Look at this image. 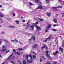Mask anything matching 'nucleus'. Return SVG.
<instances>
[{
  "label": "nucleus",
  "instance_id": "nucleus-1",
  "mask_svg": "<svg viewBox=\"0 0 64 64\" xmlns=\"http://www.w3.org/2000/svg\"><path fill=\"white\" fill-rule=\"evenodd\" d=\"M23 56V57H24L26 59L28 60L27 61L28 63H32V62L33 60L32 59V57L31 55L30 54L28 56V54H26V55H24ZM28 56H29V57L30 58V60H28Z\"/></svg>",
  "mask_w": 64,
  "mask_h": 64
},
{
  "label": "nucleus",
  "instance_id": "nucleus-2",
  "mask_svg": "<svg viewBox=\"0 0 64 64\" xmlns=\"http://www.w3.org/2000/svg\"><path fill=\"white\" fill-rule=\"evenodd\" d=\"M60 8V9H62V6H60L58 7H53L52 8L54 9H57V8Z\"/></svg>",
  "mask_w": 64,
  "mask_h": 64
},
{
  "label": "nucleus",
  "instance_id": "nucleus-3",
  "mask_svg": "<svg viewBox=\"0 0 64 64\" xmlns=\"http://www.w3.org/2000/svg\"><path fill=\"white\" fill-rule=\"evenodd\" d=\"M35 27L37 29V31H39V30H41V28L38 26V25H36Z\"/></svg>",
  "mask_w": 64,
  "mask_h": 64
},
{
  "label": "nucleus",
  "instance_id": "nucleus-4",
  "mask_svg": "<svg viewBox=\"0 0 64 64\" xmlns=\"http://www.w3.org/2000/svg\"><path fill=\"white\" fill-rule=\"evenodd\" d=\"M43 8L41 5H39V6L36 8V9H42Z\"/></svg>",
  "mask_w": 64,
  "mask_h": 64
},
{
  "label": "nucleus",
  "instance_id": "nucleus-5",
  "mask_svg": "<svg viewBox=\"0 0 64 64\" xmlns=\"http://www.w3.org/2000/svg\"><path fill=\"white\" fill-rule=\"evenodd\" d=\"M44 48H45L46 49H48V48L46 45H45L44 46L41 47V48L42 50H43V49H44Z\"/></svg>",
  "mask_w": 64,
  "mask_h": 64
},
{
  "label": "nucleus",
  "instance_id": "nucleus-6",
  "mask_svg": "<svg viewBox=\"0 0 64 64\" xmlns=\"http://www.w3.org/2000/svg\"><path fill=\"white\" fill-rule=\"evenodd\" d=\"M35 2L36 3H37L38 4H41V1L39 0H35Z\"/></svg>",
  "mask_w": 64,
  "mask_h": 64
},
{
  "label": "nucleus",
  "instance_id": "nucleus-7",
  "mask_svg": "<svg viewBox=\"0 0 64 64\" xmlns=\"http://www.w3.org/2000/svg\"><path fill=\"white\" fill-rule=\"evenodd\" d=\"M42 59L46 60V58H45L44 57L42 56L41 57V58L40 59V62H42Z\"/></svg>",
  "mask_w": 64,
  "mask_h": 64
},
{
  "label": "nucleus",
  "instance_id": "nucleus-8",
  "mask_svg": "<svg viewBox=\"0 0 64 64\" xmlns=\"http://www.w3.org/2000/svg\"><path fill=\"white\" fill-rule=\"evenodd\" d=\"M35 26V24H33L32 26H30V28L32 29H34V26Z\"/></svg>",
  "mask_w": 64,
  "mask_h": 64
},
{
  "label": "nucleus",
  "instance_id": "nucleus-9",
  "mask_svg": "<svg viewBox=\"0 0 64 64\" xmlns=\"http://www.w3.org/2000/svg\"><path fill=\"white\" fill-rule=\"evenodd\" d=\"M45 55L46 56H47L48 58L49 59H51V57L50 56H49V54H46Z\"/></svg>",
  "mask_w": 64,
  "mask_h": 64
},
{
  "label": "nucleus",
  "instance_id": "nucleus-10",
  "mask_svg": "<svg viewBox=\"0 0 64 64\" xmlns=\"http://www.w3.org/2000/svg\"><path fill=\"white\" fill-rule=\"evenodd\" d=\"M30 26V25L29 24V22H28L27 23V24L26 25V26L25 28V29H26V28H29V27Z\"/></svg>",
  "mask_w": 64,
  "mask_h": 64
},
{
  "label": "nucleus",
  "instance_id": "nucleus-11",
  "mask_svg": "<svg viewBox=\"0 0 64 64\" xmlns=\"http://www.w3.org/2000/svg\"><path fill=\"white\" fill-rule=\"evenodd\" d=\"M32 38H31L29 40V42L30 44H32V42H31V41L32 40Z\"/></svg>",
  "mask_w": 64,
  "mask_h": 64
},
{
  "label": "nucleus",
  "instance_id": "nucleus-12",
  "mask_svg": "<svg viewBox=\"0 0 64 64\" xmlns=\"http://www.w3.org/2000/svg\"><path fill=\"white\" fill-rule=\"evenodd\" d=\"M60 3L62 5H64V1L62 0V1Z\"/></svg>",
  "mask_w": 64,
  "mask_h": 64
},
{
  "label": "nucleus",
  "instance_id": "nucleus-13",
  "mask_svg": "<svg viewBox=\"0 0 64 64\" xmlns=\"http://www.w3.org/2000/svg\"><path fill=\"white\" fill-rule=\"evenodd\" d=\"M60 50L61 52H62V53L63 52V48H61V46H60Z\"/></svg>",
  "mask_w": 64,
  "mask_h": 64
},
{
  "label": "nucleus",
  "instance_id": "nucleus-14",
  "mask_svg": "<svg viewBox=\"0 0 64 64\" xmlns=\"http://www.w3.org/2000/svg\"><path fill=\"white\" fill-rule=\"evenodd\" d=\"M38 46L37 44H36L34 45L33 47V48H36Z\"/></svg>",
  "mask_w": 64,
  "mask_h": 64
},
{
  "label": "nucleus",
  "instance_id": "nucleus-15",
  "mask_svg": "<svg viewBox=\"0 0 64 64\" xmlns=\"http://www.w3.org/2000/svg\"><path fill=\"white\" fill-rule=\"evenodd\" d=\"M51 35H50L49 36V37L48 38H46V40H48V39H51L52 38L51 37Z\"/></svg>",
  "mask_w": 64,
  "mask_h": 64
},
{
  "label": "nucleus",
  "instance_id": "nucleus-16",
  "mask_svg": "<svg viewBox=\"0 0 64 64\" xmlns=\"http://www.w3.org/2000/svg\"><path fill=\"white\" fill-rule=\"evenodd\" d=\"M48 30H49V28H48L47 27H46L45 30V32H47L48 31Z\"/></svg>",
  "mask_w": 64,
  "mask_h": 64
},
{
  "label": "nucleus",
  "instance_id": "nucleus-17",
  "mask_svg": "<svg viewBox=\"0 0 64 64\" xmlns=\"http://www.w3.org/2000/svg\"><path fill=\"white\" fill-rule=\"evenodd\" d=\"M51 24H49L48 25V26H47L46 27H47L48 28V29L50 28V27H51Z\"/></svg>",
  "mask_w": 64,
  "mask_h": 64
},
{
  "label": "nucleus",
  "instance_id": "nucleus-18",
  "mask_svg": "<svg viewBox=\"0 0 64 64\" xmlns=\"http://www.w3.org/2000/svg\"><path fill=\"white\" fill-rule=\"evenodd\" d=\"M22 62L23 64H25L27 63V62H26L25 60H23L22 61Z\"/></svg>",
  "mask_w": 64,
  "mask_h": 64
},
{
  "label": "nucleus",
  "instance_id": "nucleus-19",
  "mask_svg": "<svg viewBox=\"0 0 64 64\" xmlns=\"http://www.w3.org/2000/svg\"><path fill=\"white\" fill-rule=\"evenodd\" d=\"M4 14H2V13H0V17H4Z\"/></svg>",
  "mask_w": 64,
  "mask_h": 64
},
{
  "label": "nucleus",
  "instance_id": "nucleus-20",
  "mask_svg": "<svg viewBox=\"0 0 64 64\" xmlns=\"http://www.w3.org/2000/svg\"><path fill=\"white\" fill-rule=\"evenodd\" d=\"M58 51H56V52L55 53H54L53 54L54 55H56L57 53H58Z\"/></svg>",
  "mask_w": 64,
  "mask_h": 64
},
{
  "label": "nucleus",
  "instance_id": "nucleus-21",
  "mask_svg": "<svg viewBox=\"0 0 64 64\" xmlns=\"http://www.w3.org/2000/svg\"><path fill=\"white\" fill-rule=\"evenodd\" d=\"M38 20H38V21L39 22H41V21H43V20L42 19H40L38 18Z\"/></svg>",
  "mask_w": 64,
  "mask_h": 64
},
{
  "label": "nucleus",
  "instance_id": "nucleus-22",
  "mask_svg": "<svg viewBox=\"0 0 64 64\" xmlns=\"http://www.w3.org/2000/svg\"><path fill=\"white\" fill-rule=\"evenodd\" d=\"M32 37L34 40H35V36L34 35H32Z\"/></svg>",
  "mask_w": 64,
  "mask_h": 64
},
{
  "label": "nucleus",
  "instance_id": "nucleus-23",
  "mask_svg": "<svg viewBox=\"0 0 64 64\" xmlns=\"http://www.w3.org/2000/svg\"><path fill=\"white\" fill-rule=\"evenodd\" d=\"M47 15L48 17H50L51 16V14L48 12L47 13Z\"/></svg>",
  "mask_w": 64,
  "mask_h": 64
},
{
  "label": "nucleus",
  "instance_id": "nucleus-24",
  "mask_svg": "<svg viewBox=\"0 0 64 64\" xmlns=\"http://www.w3.org/2000/svg\"><path fill=\"white\" fill-rule=\"evenodd\" d=\"M11 13H12V15H13L14 16H16L15 14L14 13V12H12Z\"/></svg>",
  "mask_w": 64,
  "mask_h": 64
},
{
  "label": "nucleus",
  "instance_id": "nucleus-25",
  "mask_svg": "<svg viewBox=\"0 0 64 64\" xmlns=\"http://www.w3.org/2000/svg\"><path fill=\"white\" fill-rule=\"evenodd\" d=\"M53 21H54V22H55V23H56V22H57V20H56L55 19H54Z\"/></svg>",
  "mask_w": 64,
  "mask_h": 64
},
{
  "label": "nucleus",
  "instance_id": "nucleus-26",
  "mask_svg": "<svg viewBox=\"0 0 64 64\" xmlns=\"http://www.w3.org/2000/svg\"><path fill=\"white\" fill-rule=\"evenodd\" d=\"M6 49H4V50H0V51H1L2 52H3V51H6Z\"/></svg>",
  "mask_w": 64,
  "mask_h": 64
},
{
  "label": "nucleus",
  "instance_id": "nucleus-27",
  "mask_svg": "<svg viewBox=\"0 0 64 64\" xmlns=\"http://www.w3.org/2000/svg\"><path fill=\"white\" fill-rule=\"evenodd\" d=\"M33 57L34 59H36V56H35L34 55L33 56Z\"/></svg>",
  "mask_w": 64,
  "mask_h": 64
},
{
  "label": "nucleus",
  "instance_id": "nucleus-28",
  "mask_svg": "<svg viewBox=\"0 0 64 64\" xmlns=\"http://www.w3.org/2000/svg\"><path fill=\"white\" fill-rule=\"evenodd\" d=\"M52 30L53 31H54V32H56V31H57V30L55 29H53Z\"/></svg>",
  "mask_w": 64,
  "mask_h": 64
},
{
  "label": "nucleus",
  "instance_id": "nucleus-29",
  "mask_svg": "<svg viewBox=\"0 0 64 64\" xmlns=\"http://www.w3.org/2000/svg\"><path fill=\"white\" fill-rule=\"evenodd\" d=\"M19 21L18 20H17L16 21V22L17 24H19Z\"/></svg>",
  "mask_w": 64,
  "mask_h": 64
},
{
  "label": "nucleus",
  "instance_id": "nucleus-30",
  "mask_svg": "<svg viewBox=\"0 0 64 64\" xmlns=\"http://www.w3.org/2000/svg\"><path fill=\"white\" fill-rule=\"evenodd\" d=\"M49 1H50V0H46V2L47 3H49Z\"/></svg>",
  "mask_w": 64,
  "mask_h": 64
},
{
  "label": "nucleus",
  "instance_id": "nucleus-31",
  "mask_svg": "<svg viewBox=\"0 0 64 64\" xmlns=\"http://www.w3.org/2000/svg\"><path fill=\"white\" fill-rule=\"evenodd\" d=\"M9 27L10 28H15V26H10Z\"/></svg>",
  "mask_w": 64,
  "mask_h": 64
},
{
  "label": "nucleus",
  "instance_id": "nucleus-32",
  "mask_svg": "<svg viewBox=\"0 0 64 64\" xmlns=\"http://www.w3.org/2000/svg\"><path fill=\"white\" fill-rule=\"evenodd\" d=\"M13 51L14 52V53H16V50H13Z\"/></svg>",
  "mask_w": 64,
  "mask_h": 64
},
{
  "label": "nucleus",
  "instance_id": "nucleus-33",
  "mask_svg": "<svg viewBox=\"0 0 64 64\" xmlns=\"http://www.w3.org/2000/svg\"><path fill=\"white\" fill-rule=\"evenodd\" d=\"M62 0H59L58 2L59 3H61V2H62Z\"/></svg>",
  "mask_w": 64,
  "mask_h": 64
},
{
  "label": "nucleus",
  "instance_id": "nucleus-34",
  "mask_svg": "<svg viewBox=\"0 0 64 64\" xmlns=\"http://www.w3.org/2000/svg\"><path fill=\"white\" fill-rule=\"evenodd\" d=\"M6 46H5V45H3L2 46V49H4L5 47Z\"/></svg>",
  "mask_w": 64,
  "mask_h": 64
},
{
  "label": "nucleus",
  "instance_id": "nucleus-35",
  "mask_svg": "<svg viewBox=\"0 0 64 64\" xmlns=\"http://www.w3.org/2000/svg\"><path fill=\"white\" fill-rule=\"evenodd\" d=\"M14 41H15V42H18V40L16 39H15Z\"/></svg>",
  "mask_w": 64,
  "mask_h": 64
},
{
  "label": "nucleus",
  "instance_id": "nucleus-36",
  "mask_svg": "<svg viewBox=\"0 0 64 64\" xmlns=\"http://www.w3.org/2000/svg\"><path fill=\"white\" fill-rule=\"evenodd\" d=\"M11 57H12V55H10L9 57H8V59H10V58H11Z\"/></svg>",
  "mask_w": 64,
  "mask_h": 64
},
{
  "label": "nucleus",
  "instance_id": "nucleus-37",
  "mask_svg": "<svg viewBox=\"0 0 64 64\" xmlns=\"http://www.w3.org/2000/svg\"><path fill=\"white\" fill-rule=\"evenodd\" d=\"M45 52L46 53H47V54H48V53H49V52H48V50H46L45 51Z\"/></svg>",
  "mask_w": 64,
  "mask_h": 64
},
{
  "label": "nucleus",
  "instance_id": "nucleus-38",
  "mask_svg": "<svg viewBox=\"0 0 64 64\" xmlns=\"http://www.w3.org/2000/svg\"><path fill=\"white\" fill-rule=\"evenodd\" d=\"M58 26V24H54L53 26L54 27H55V26Z\"/></svg>",
  "mask_w": 64,
  "mask_h": 64
},
{
  "label": "nucleus",
  "instance_id": "nucleus-39",
  "mask_svg": "<svg viewBox=\"0 0 64 64\" xmlns=\"http://www.w3.org/2000/svg\"><path fill=\"white\" fill-rule=\"evenodd\" d=\"M32 53L33 54H35V55H36V53L35 52H33Z\"/></svg>",
  "mask_w": 64,
  "mask_h": 64
},
{
  "label": "nucleus",
  "instance_id": "nucleus-40",
  "mask_svg": "<svg viewBox=\"0 0 64 64\" xmlns=\"http://www.w3.org/2000/svg\"><path fill=\"white\" fill-rule=\"evenodd\" d=\"M22 50V49L21 48H20L18 49V50Z\"/></svg>",
  "mask_w": 64,
  "mask_h": 64
},
{
  "label": "nucleus",
  "instance_id": "nucleus-41",
  "mask_svg": "<svg viewBox=\"0 0 64 64\" xmlns=\"http://www.w3.org/2000/svg\"><path fill=\"white\" fill-rule=\"evenodd\" d=\"M16 54H17V55H20V53L19 52H16Z\"/></svg>",
  "mask_w": 64,
  "mask_h": 64
},
{
  "label": "nucleus",
  "instance_id": "nucleus-42",
  "mask_svg": "<svg viewBox=\"0 0 64 64\" xmlns=\"http://www.w3.org/2000/svg\"><path fill=\"white\" fill-rule=\"evenodd\" d=\"M10 62L11 63H12V64H15V63H14V62H13L11 61Z\"/></svg>",
  "mask_w": 64,
  "mask_h": 64
},
{
  "label": "nucleus",
  "instance_id": "nucleus-43",
  "mask_svg": "<svg viewBox=\"0 0 64 64\" xmlns=\"http://www.w3.org/2000/svg\"><path fill=\"white\" fill-rule=\"evenodd\" d=\"M4 42H8V41H7V40H4Z\"/></svg>",
  "mask_w": 64,
  "mask_h": 64
},
{
  "label": "nucleus",
  "instance_id": "nucleus-44",
  "mask_svg": "<svg viewBox=\"0 0 64 64\" xmlns=\"http://www.w3.org/2000/svg\"><path fill=\"white\" fill-rule=\"evenodd\" d=\"M29 4H30V5H32V3L31 2H30Z\"/></svg>",
  "mask_w": 64,
  "mask_h": 64
},
{
  "label": "nucleus",
  "instance_id": "nucleus-45",
  "mask_svg": "<svg viewBox=\"0 0 64 64\" xmlns=\"http://www.w3.org/2000/svg\"><path fill=\"white\" fill-rule=\"evenodd\" d=\"M2 34H5V32H2Z\"/></svg>",
  "mask_w": 64,
  "mask_h": 64
},
{
  "label": "nucleus",
  "instance_id": "nucleus-46",
  "mask_svg": "<svg viewBox=\"0 0 64 64\" xmlns=\"http://www.w3.org/2000/svg\"><path fill=\"white\" fill-rule=\"evenodd\" d=\"M9 52V50H7L6 51V53H8V52Z\"/></svg>",
  "mask_w": 64,
  "mask_h": 64
},
{
  "label": "nucleus",
  "instance_id": "nucleus-47",
  "mask_svg": "<svg viewBox=\"0 0 64 64\" xmlns=\"http://www.w3.org/2000/svg\"><path fill=\"white\" fill-rule=\"evenodd\" d=\"M1 40H0V44L1 45V44L2 43V41H1Z\"/></svg>",
  "mask_w": 64,
  "mask_h": 64
},
{
  "label": "nucleus",
  "instance_id": "nucleus-48",
  "mask_svg": "<svg viewBox=\"0 0 64 64\" xmlns=\"http://www.w3.org/2000/svg\"><path fill=\"white\" fill-rule=\"evenodd\" d=\"M57 63V62H54V64H56V63Z\"/></svg>",
  "mask_w": 64,
  "mask_h": 64
},
{
  "label": "nucleus",
  "instance_id": "nucleus-49",
  "mask_svg": "<svg viewBox=\"0 0 64 64\" xmlns=\"http://www.w3.org/2000/svg\"><path fill=\"white\" fill-rule=\"evenodd\" d=\"M46 64H50V63L49 62H47V63Z\"/></svg>",
  "mask_w": 64,
  "mask_h": 64
},
{
  "label": "nucleus",
  "instance_id": "nucleus-50",
  "mask_svg": "<svg viewBox=\"0 0 64 64\" xmlns=\"http://www.w3.org/2000/svg\"><path fill=\"white\" fill-rule=\"evenodd\" d=\"M47 40H45L44 42H47Z\"/></svg>",
  "mask_w": 64,
  "mask_h": 64
},
{
  "label": "nucleus",
  "instance_id": "nucleus-51",
  "mask_svg": "<svg viewBox=\"0 0 64 64\" xmlns=\"http://www.w3.org/2000/svg\"><path fill=\"white\" fill-rule=\"evenodd\" d=\"M22 22H25V20H22Z\"/></svg>",
  "mask_w": 64,
  "mask_h": 64
},
{
  "label": "nucleus",
  "instance_id": "nucleus-52",
  "mask_svg": "<svg viewBox=\"0 0 64 64\" xmlns=\"http://www.w3.org/2000/svg\"><path fill=\"white\" fill-rule=\"evenodd\" d=\"M2 5H0V8H2Z\"/></svg>",
  "mask_w": 64,
  "mask_h": 64
},
{
  "label": "nucleus",
  "instance_id": "nucleus-53",
  "mask_svg": "<svg viewBox=\"0 0 64 64\" xmlns=\"http://www.w3.org/2000/svg\"><path fill=\"white\" fill-rule=\"evenodd\" d=\"M36 24H38V22H36Z\"/></svg>",
  "mask_w": 64,
  "mask_h": 64
},
{
  "label": "nucleus",
  "instance_id": "nucleus-54",
  "mask_svg": "<svg viewBox=\"0 0 64 64\" xmlns=\"http://www.w3.org/2000/svg\"><path fill=\"white\" fill-rule=\"evenodd\" d=\"M14 40H11L12 42H14Z\"/></svg>",
  "mask_w": 64,
  "mask_h": 64
},
{
  "label": "nucleus",
  "instance_id": "nucleus-55",
  "mask_svg": "<svg viewBox=\"0 0 64 64\" xmlns=\"http://www.w3.org/2000/svg\"><path fill=\"white\" fill-rule=\"evenodd\" d=\"M64 46V44H62V46Z\"/></svg>",
  "mask_w": 64,
  "mask_h": 64
},
{
  "label": "nucleus",
  "instance_id": "nucleus-56",
  "mask_svg": "<svg viewBox=\"0 0 64 64\" xmlns=\"http://www.w3.org/2000/svg\"><path fill=\"white\" fill-rule=\"evenodd\" d=\"M5 64V62H3L1 64Z\"/></svg>",
  "mask_w": 64,
  "mask_h": 64
},
{
  "label": "nucleus",
  "instance_id": "nucleus-57",
  "mask_svg": "<svg viewBox=\"0 0 64 64\" xmlns=\"http://www.w3.org/2000/svg\"><path fill=\"white\" fill-rule=\"evenodd\" d=\"M19 42L20 44H21V42H20V41H19Z\"/></svg>",
  "mask_w": 64,
  "mask_h": 64
},
{
  "label": "nucleus",
  "instance_id": "nucleus-58",
  "mask_svg": "<svg viewBox=\"0 0 64 64\" xmlns=\"http://www.w3.org/2000/svg\"><path fill=\"white\" fill-rule=\"evenodd\" d=\"M38 35H39V33H38Z\"/></svg>",
  "mask_w": 64,
  "mask_h": 64
},
{
  "label": "nucleus",
  "instance_id": "nucleus-59",
  "mask_svg": "<svg viewBox=\"0 0 64 64\" xmlns=\"http://www.w3.org/2000/svg\"><path fill=\"white\" fill-rule=\"evenodd\" d=\"M14 53V52H12V55H13V54Z\"/></svg>",
  "mask_w": 64,
  "mask_h": 64
},
{
  "label": "nucleus",
  "instance_id": "nucleus-60",
  "mask_svg": "<svg viewBox=\"0 0 64 64\" xmlns=\"http://www.w3.org/2000/svg\"><path fill=\"white\" fill-rule=\"evenodd\" d=\"M25 24H24V25H23V26H25Z\"/></svg>",
  "mask_w": 64,
  "mask_h": 64
},
{
  "label": "nucleus",
  "instance_id": "nucleus-61",
  "mask_svg": "<svg viewBox=\"0 0 64 64\" xmlns=\"http://www.w3.org/2000/svg\"><path fill=\"white\" fill-rule=\"evenodd\" d=\"M0 20H1V21H2V19H1L0 18Z\"/></svg>",
  "mask_w": 64,
  "mask_h": 64
},
{
  "label": "nucleus",
  "instance_id": "nucleus-62",
  "mask_svg": "<svg viewBox=\"0 0 64 64\" xmlns=\"http://www.w3.org/2000/svg\"><path fill=\"white\" fill-rule=\"evenodd\" d=\"M21 18H23V17H21Z\"/></svg>",
  "mask_w": 64,
  "mask_h": 64
},
{
  "label": "nucleus",
  "instance_id": "nucleus-63",
  "mask_svg": "<svg viewBox=\"0 0 64 64\" xmlns=\"http://www.w3.org/2000/svg\"><path fill=\"white\" fill-rule=\"evenodd\" d=\"M2 11H3V9H2Z\"/></svg>",
  "mask_w": 64,
  "mask_h": 64
},
{
  "label": "nucleus",
  "instance_id": "nucleus-64",
  "mask_svg": "<svg viewBox=\"0 0 64 64\" xmlns=\"http://www.w3.org/2000/svg\"><path fill=\"white\" fill-rule=\"evenodd\" d=\"M1 27V26H0V27Z\"/></svg>",
  "mask_w": 64,
  "mask_h": 64
}]
</instances>
